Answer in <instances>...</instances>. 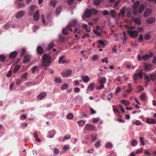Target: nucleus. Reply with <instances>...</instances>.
Masks as SVG:
<instances>
[{"label":"nucleus","mask_w":156,"mask_h":156,"mask_svg":"<svg viewBox=\"0 0 156 156\" xmlns=\"http://www.w3.org/2000/svg\"><path fill=\"white\" fill-rule=\"evenodd\" d=\"M112 93H110L107 96V99L108 101H109L112 99Z\"/></svg>","instance_id":"3c124183"},{"label":"nucleus","mask_w":156,"mask_h":156,"mask_svg":"<svg viewBox=\"0 0 156 156\" xmlns=\"http://www.w3.org/2000/svg\"><path fill=\"white\" fill-rule=\"evenodd\" d=\"M138 91L137 92L139 93L141 91H143L144 90V88L141 86H139L137 88Z\"/></svg>","instance_id":"5fc2aeb1"},{"label":"nucleus","mask_w":156,"mask_h":156,"mask_svg":"<svg viewBox=\"0 0 156 156\" xmlns=\"http://www.w3.org/2000/svg\"><path fill=\"white\" fill-rule=\"evenodd\" d=\"M68 87V85L66 84L62 85L61 87V89L62 90H64L66 89Z\"/></svg>","instance_id":"c03bdc74"},{"label":"nucleus","mask_w":156,"mask_h":156,"mask_svg":"<svg viewBox=\"0 0 156 156\" xmlns=\"http://www.w3.org/2000/svg\"><path fill=\"white\" fill-rule=\"evenodd\" d=\"M20 69V66L19 65H17L16 66L13 71V72L14 73H16L18 70Z\"/></svg>","instance_id":"f704fd0d"},{"label":"nucleus","mask_w":156,"mask_h":156,"mask_svg":"<svg viewBox=\"0 0 156 156\" xmlns=\"http://www.w3.org/2000/svg\"><path fill=\"white\" fill-rule=\"evenodd\" d=\"M93 32L95 34L97 35L98 36H99L101 35V34L96 30H94Z\"/></svg>","instance_id":"680f3d73"},{"label":"nucleus","mask_w":156,"mask_h":156,"mask_svg":"<svg viewBox=\"0 0 156 156\" xmlns=\"http://www.w3.org/2000/svg\"><path fill=\"white\" fill-rule=\"evenodd\" d=\"M144 5L143 4L141 5L138 9V11L139 13H141L144 9Z\"/></svg>","instance_id":"a878e982"},{"label":"nucleus","mask_w":156,"mask_h":156,"mask_svg":"<svg viewBox=\"0 0 156 156\" xmlns=\"http://www.w3.org/2000/svg\"><path fill=\"white\" fill-rule=\"evenodd\" d=\"M55 81L58 83H60L62 81V79L60 77H55Z\"/></svg>","instance_id":"c9c22d12"},{"label":"nucleus","mask_w":156,"mask_h":156,"mask_svg":"<svg viewBox=\"0 0 156 156\" xmlns=\"http://www.w3.org/2000/svg\"><path fill=\"white\" fill-rule=\"evenodd\" d=\"M90 79V78L87 76L83 77V81L85 83L88 82Z\"/></svg>","instance_id":"cd10ccee"},{"label":"nucleus","mask_w":156,"mask_h":156,"mask_svg":"<svg viewBox=\"0 0 156 156\" xmlns=\"http://www.w3.org/2000/svg\"><path fill=\"white\" fill-rule=\"evenodd\" d=\"M136 73L133 74L134 76V80L135 83H136L137 82L136 81L137 80L138 78L141 79L143 78V74H144L143 72L142 69H140L139 70L138 72H136Z\"/></svg>","instance_id":"f03ea898"},{"label":"nucleus","mask_w":156,"mask_h":156,"mask_svg":"<svg viewBox=\"0 0 156 156\" xmlns=\"http://www.w3.org/2000/svg\"><path fill=\"white\" fill-rule=\"evenodd\" d=\"M126 67L130 69V68H133V69H134V67L133 66H132L131 65L129 64H127L126 65Z\"/></svg>","instance_id":"13d9d810"},{"label":"nucleus","mask_w":156,"mask_h":156,"mask_svg":"<svg viewBox=\"0 0 156 156\" xmlns=\"http://www.w3.org/2000/svg\"><path fill=\"white\" fill-rule=\"evenodd\" d=\"M38 28V26L35 25L34 26V27L33 28V31L34 32H35L37 30Z\"/></svg>","instance_id":"338daca9"},{"label":"nucleus","mask_w":156,"mask_h":156,"mask_svg":"<svg viewBox=\"0 0 156 156\" xmlns=\"http://www.w3.org/2000/svg\"><path fill=\"white\" fill-rule=\"evenodd\" d=\"M113 146L112 143L108 142L106 144V147L108 148H110L112 147Z\"/></svg>","instance_id":"a18cd8bd"},{"label":"nucleus","mask_w":156,"mask_h":156,"mask_svg":"<svg viewBox=\"0 0 156 156\" xmlns=\"http://www.w3.org/2000/svg\"><path fill=\"white\" fill-rule=\"evenodd\" d=\"M153 55V54L152 52H150L149 54H146L142 57V59L146 61L148 58L151 57Z\"/></svg>","instance_id":"f8f14e48"},{"label":"nucleus","mask_w":156,"mask_h":156,"mask_svg":"<svg viewBox=\"0 0 156 156\" xmlns=\"http://www.w3.org/2000/svg\"><path fill=\"white\" fill-rule=\"evenodd\" d=\"M42 59V66L46 68L50 65L51 58L50 55L47 54H44Z\"/></svg>","instance_id":"f257e3e1"},{"label":"nucleus","mask_w":156,"mask_h":156,"mask_svg":"<svg viewBox=\"0 0 156 156\" xmlns=\"http://www.w3.org/2000/svg\"><path fill=\"white\" fill-rule=\"evenodd\" d=\"M55 46V44L54 43L51 42L50 43L47 48V49L48 50L51 49L52 48Z\"/></svg>","instance_id":"473e14b6"},{"label":"nucleus","mask_w":156,"mask_h":156,"mask_svg":"<svg viewBox=\"0 0 156 156\" xmlns=\"http://www.w3.org/2000/svg\"><path fill=\"white\" fill-rule=\"evenodd\" d=\"M144 77L145 81L149 82L150 81L149 77L146 73H144Z\"/></svg>","instance_id":"58836bf2"},{"label":"nucleus","mask_w":156,"mask_h":156,"mask_svg":"<svg viewBox=\"0 0 156 156\" xmlns=\"http://www.w3.org/2000/svg\"><path fill=\"white\" fill-rule=\"evenodd\" d=\"M37 69V67L36 66H33L31 68V70L32 73H35V70Z\"/></svg>","instance_id":"0e129e2a"},{"label":"nucleus","mask_w":156,"mask_h":156,"mask_svg":"<svg viewBox=\"0 0 156 156\" xmlns=\"http://www.w3.org/2000/svg\"><path fill=\"white\" fill-rule=\"evenodd\" d=\"M92 15V12L90 9H86L85 10L83 15L82 16L83 19L85 18H89Z\"/></svg>","instance_id":"39448f33"},{"label":"nucleus","mask_w":156,"mask_h":156,"mask_svg":"<svg viewBox=\"0 0 156 156\" xmlns=\"http://www.w3.org/2000/svg\"><path fill=\"white\" fill-rule=\"evenodd\" d=\"M150 38V36L148 34H147L145 35L144 39L146 40H148Z\"/></svg>","instance_id":"6e6d98bb"},{"label":"nucleus","mask_w":156,"mask_h":156,"mask_svg":"<svg viewBox=\"0 0 156 156\" xmlns=\"http://www.w3.org/2000/svg\"><path fill=\"white\" fill-rule=\"evenodd\" d=\"M31 58V55L26 54L24 57V59L23 60V63H26L29 62Z\"/></svg>","instance_id":"9d476101"},{"label":"nucleus","mask_w":156,"mask_h":156,"mask_svg":"<svg viewBox=\"0 0 156 156\" xmlns=\"http://www.w3.org/2000/svg\"><path fill=\"white\" fill-rule=\"evenodd\" d=\"M69 29V28H68L67 26L66 28H64L62 30V33L65 35H67L68 34V30Z\"/></svg>","instance_id":"7c9ffc66"},{"label":"nucleus","mask_w":156,"mask_h":156,"mask_svg":"<svg viewBox=\"0 0 156 156\" xmlns=\"http://www.w3.org/2000/svg\"><path fill=\"white\" fill-rule=\"evenodd\" d=\"M46 94L45 92H42L37 96V98L38 100H41L46 96Z\"/></svg>","instance_id":"dca6fc26"},{"label":"nucleus","mask_w":156,"mask_h":156,"mask_svg":"<svg viewBox=\"0 0 156 156\" xmlns=\"http://www.w3.org/2000/svg\"><path fill=\"white\" fill-rule=\"evenodd\" d=\"M57 2L55 0H52L50 2V4L53 7H55Z\"/></svg>","instance_id":"72a5a7b5"},{"label":"nucleus","mask_w":156,"mask_h":156,"mask_svg":"<svg viewBox=\"0 0 156 156\" xmlns=\"http://www.w3.org/2000/svg\"><path fill=\"white\" fill-rule=\"evenodd\" d=\"M128 34L133 38L136 37L138 35V32L136 30H129L127 31Z\"/></svg>","instance_id":"20e7f679"},{"label":"nucleus","mask_w":156,"mask_h":156,"mask_svg":"<svg viewBox=\"0 0 156 156\" xmlns=\"http://www.w3.org/2000/svg\"><path fill=\"white\" fill-rule=\"evenodd\" d=\"M76 32L79 34H80L81 33V31L79 30V29L77 27H75L74 30V33L75 34Z\"/></svg>","instance_id":"de8ad7c7"},{"label":"nucleus","mask_w":156,"mask_h":156,"mask_svg":"<svg viewBox=\"0 0 156 156\" xmlns=\"http://www.w3.org/2000/svg\"><path fill=\"white\" fill-rule=\"evenodd\" d=\"M110 14L112 17H115L116 16L115 11L114 10H111L110 11Z\"/></svg>","instance_id":"c756f323"},{"label":"nucleus","mask_w":156,"mask_h":156,"mask_svg":"<svg viewBox=\"0 0 156 156\" xmlns=\"http://www.w3.org/2000/svg\"><path fill=\"white\" fill-rule=\"evenodd\" d=\"M27 76V73L26 72L24 73L22 76L21 78L23 79H26Z\"/></svg>","instance_id":"603ef678"},{"label":"nucleus","mask_w":156,"mask_h":156,"mask_svg":"<svg viewBox=\"0 0 156 156\" xmlns=\"http://www.w3.org/2000/svg\"><path fill=\"white\" fill-rule=\"evenodd\" d=\"M143 66L145 71H149L152 69L153 66L152 65L146 63H144Z\"/></svg>","instance_id":"0eeeda50"},{"label":"nucleus","mask_w":156,"mask_h":156,"mask_svg":"<svg viewBox=\"0 0 156 156\" xmlns=\"http://www.w3.org/2000/svg\"><path fill=\"white\" fill-rule=\"evenodd\" d=\"M72 73V71L68 69L66 70L62 73V75L64 76H67L71 75Z\"/></svg>","instance_id":"9b49d317"},{"label":"nucleus","mask_w":156,"mask_h":156,"mask_svg":"<svg viewBox=\"0 0 156 156\" xmlns=\"http://www.w3.org/2000/svg\"><path fill=\"white\" fill-rule=\"evenodd\" d=\"M62 8L61 6H58L56 10L55 13L56 15H58L62 11Z\"/></svg>","instance_id":"b1692460"},{"label":"nucleus","mask_w":156,"mask_h":156,"mask_svg":"<svg viewBox=\"0 0 156 156\" xmlns=\"http://www.w3.org/2000/svg\"><path fill=\"white\" fill-rule=\"evenodd\" d=\"M133 21L135 23L138 24H140V20L138 19H135L133 20Z\"/></svg>","instance_id":"4d7b16f0"},{"label":"nucleus","mask_w":156,"mask_h":156,"mask_svg":"<svg viewBox=\"0 0 156 156\" xmlns=\"http://www.w3.org/2000/svg\"><path fill=\"white\" fill-rule=\"evenodd\" d=\"M92 12V14L93 13L94 15H96L97 14L98 11L97 10L94 9H91Z\"/></svg>","instance_id":"8fccbe9b"},{"label":"nucleus","mask_w":156,"mask_h":156,"mask_svg":"<svg viewBox=\"0 0 156 156\" xmlns=\"http://www.w3.org/2000/svg\"><path fill=\"white\" fill-rule=\"evenodd\" d=\"M138 141L135 140H133L131 142V144L133 146H134L137 144Z\"/></svg>","instance_id":"4c0bfd02"},{"label":"nucleus","mask_w":156,"mask_h":156,"mask_svg":"<svg viewBox=\"0 0 156 156\" xmlns=\"http://www.w3.org/2000/svg\"><path fill=\"white\" fill-rule=\"evenodd\" d=\"M65 57V55H63L62 57H60L58 62L59 63H62V61L63 60H64L63 59Z\"/></svg>","instance_id":"49530a36"},{"label":"nucleus","mask_w":156,"mask_h":156,"mask_svg":"<svg viewBox=\"0 0 156 156\" xmlns=\"http://www.w3.org/2000/svg\"><path fill=\"white\" fill-rule=\"evenodd\" d=\"M124 10L125 9L123 7L120 11V13L121 14L122 16L123 17L125 16V12H124Z\"/></svg>","instance_id":"79ce46f5"},{"label":"nucleus","mask_w":156,"mask_h":156,"mask_svg":"<svg viewBox=\"0 0 156 156\" xmlns=\"http://www.w3.org/2000/svg\"><path fill=\"white\" fill-rule=\"evenodd\" d=\"M76 20H73L71 22H70L69 23V24L67 26V27L69 28V29L70 31H72L73 30L72 28V27H75L76 26Z\"/></svg>","instance_id":"7ed1b4c3"},{"label":"nucleus","mask_w":156,"mask_h":156,"mask_svg":"<svg viewBox=\"0 0 156 156\" xmlns=\"http://www.w3.org/2000/svg\"><path fill=\"white\" fill-rule=\"evenodd\" d=\"M95 127L94 125L90 124H86L85 128L87 130L92 131L94 129Z\"/></svg>","instance_id":"1a4fd4ad"},{"label":"nucleus","mask_w":156,"mask_h":156,"mask_svg":"<svg viewBox=\"0 0 156 156\" xmlns=\"http://www.w3.org/2000/svg\"><path fill=\"white\" fill-rule=\"evenodd\" d=\"M73 115L71 113H69L66 116V118L68 119H71L73 118Z\"/></svg>","instance_id":"ea45409f"},{"label":"nucleus","mask_w":156,"mask_h":156,"mask_svg":"<svg viewBox=\"0 0 156 156\" xmlns=\"http://www.w3.org/2000/svg\"><path fill=\"white\" fill-rule=\"evenodd\" d=\"M151 10L149 9H146L144 12V16L145 17H147L151 14Z\"/></svg>","instance_id":"2eb2a0df"},{"label":"nucleus","mask_w":156,"mask_h":156,"mask_svg":"<svg viewBox=\"0 0 156 156\" xmlns=\"http://www.w3.org/2000/svg\"><path fill=\"white\" fill-rule=\"evenodd\" d=\"M59 152V150L57 148H55L54 149V153L55 154H58Z\"/></svg>","instance_id":"09e8293b"},{"label":"nucleus","mask_w":156,"mask_h":156,"mask_svg":"<svg viewBox=\"0 0 156 156\" xmlns=\"http://www.w3.org/2000/svg\"><path fill=\"white\" fill-rule=\"evenodd\" d=\"M101 141L99 140L97 141L94 144V146L97 148H99L101 145Z\"/></svg>","instance_id":"2f4dec72"},{"label":"nucleus","mask_w":156,"mask_h":156,"mask_svg":"<svg viewBox=\"0 0 156 156\" xmlns=\"http://www.w3.org/2000/svg\"><path fill=\"white\" fill-rule=\"evenodd\" d=\"M150 76L151 80L154 81L156 79V73L151 74L150 75Z\"/></svg>","instance_id":"bb28decb"},{"label":"nucleus","mask_w":156,"mask_h":156,"mask_svg":"<svg viewBox=\"0 0 156 156\" xmlns=\"http://www.w3.org/2000/svg\"><path fill=\"white\" fill-rule=\"evenodd\" d=\"M10 27V25L9 23H7L4 25V28L6 30L8 29Z\"/></svg>","instance_id":"e433bc0d"},{"label":"nucleus","mask_w":156,"mask_h":156,"mask_svg":"<svg viewBox=\"0 0 156 156\" xmlns=\"http://www.w3.org/2000/svg\"><path fill=\"white\" fill-rule=\"evenodd\" d=\"M106 79L105 78H103L100 80V85L98 87V89H101L104 87V84L106 83Z\"/></svg>","instance_id":"423d86ee"},{"label":"nucleus","mask_w":156,"mask_h":156,"mask_svg":"<svg viewBox=\"0 0 156 156\" xmlns=\"http://www.w3.org/2000/svg\"><path fill=\"white\" fill-rule=\"evenodd\" d=\"M102 2V0H94V3L96 6H98Z\"/></svg>","instance_id":"c85d7f7f"},{"label":"nucleus","mask_w":156,"mask_h":156,"mask_svg":"<svg viewBox=\"0 0 156 156\" xmlns=\"http://www.w3.org/2000/svg\"><path fill=\"white\" fill-rule=\"evenodd\" d=\"M37 53L40 55H42L43 53V48L40 46L37 47Z\"/></svg>","instance_id":"f3484780"},{"label":"nucleus","mask_w":156,"mask_h":156,"mask_svg":"<svg viewBox=\"0 0 156 156\" xmlns=\"http://www.w3.org/2000/svg\"><path fill=\"white\" fill-rule=\"evenodd\" d=\"M18 53L16 51L11 52L9 55V58H14L16 57Z\"/></svg>","instance_id":"ddd939ff"},{"label":"nucleus","mask_w":156,"mask_h":156,"mask_svg":"<svg viewBox=\"0 0 156 156\" xmlns=\"http://www.w3.org/2000/svg\"><path fill=\"white\" fill-rule=\"evenodd\" d=\"M121 88L120 87H117L115 92V94H117L118 93H119L120 91H121Z\"/></svg>","instance_id":"864d4df0"},{"label":"nucleus","mask_w":156,"mask_h":156,"mask_svg":"<svg viewBox=\"0 0 156 156\" xmlns=\"http://www.w3.org/2000/svg\"><path fill=\"white\" fill-rule=\"evenodd\" d=\"M39 11L37 10L36 11L33 17L34 18V20L35 21H38L39 20Z\"/></svg>","instance_id":"4468645a"},{"label":"nucleus","mask_w":156,"mask_h":156,"mask_svg":"<svg viewBox=\"0 0 156 156\" xmlns=\"http://www.w3.org/2000/svg\"><path fill=\"white\" fill-rule=\"evenodd\" d=\"M99 45H98V47H104L105 45L103 41L102 40H98V41Z\"/></svg>","instance_id":"4be33fe9"},{"label":"nucleus","mask_w":156,"mask_h":156,"mask_svg":"<svg viewBox=\"0 0 156 156\" xmlns=\"http://www.w3.org/2000/svg\"><path fill=\"white\" fill-rule=\"evenodd\" d=\"M155 19L154 18H150L147 20L146 22L147 23L149 24H151L154 22Z\"/></svg>","instance_id":"aec40b11"},{"label":"nucleus","mask_w":156,"mask_h":156,"mask_svg":"<svg viewBox=\"0 0 156 156\" xmlns=\"http://www.w3.org/2000/svg\"><path fill=\"white\" fill-rule=\"evenodd\" d=\"M147 122L149 124H155L156 123V120L153 119H148L147 120Z\"/></svg>","instance_id":"a211bd4d"},{"label":"nucleus","mask_w":156,"mask_h":156,"mask_svg":"<svg viewBox=\"0 0 156 156\" xmlns=\"http://www.w3.org/2000/svg\"><path fill=\"white\" fill-rule=\"evenodd\" d=\"M121 102L126 106L130 104L129 101L126 100H121Z\"/></svg>","instance_id":"393cba45"},{"label":"nucleus","mask_w":156,"mask_h":156,"mask_svg":"<svg viewBox=\"0 0 156 156\" xmlns=\"http://www.w3.org/2000/svg\"><path fill=\"white\" fill-rule=\"evenodd\" d=\"M12 72L11 70H9L7 74V76L8 77H10L12 75Z\"/></svg>","instance_id":"69168bd1"},{"label":"nucleus","mask_w":156,"mask_h":156,"mask_svg":"<svg viewBox=\"0 0 156 156\" xmlns=\"http://www.w3.org/2000/svg\"><path fill=\"white\" fill-rule=\"evenodd\" d=\"M16 4L17 5V7L20 8H22L24 7L25 4L23 3H19L17 1L16 2Z\"/></svg>","instance_id":"5701e85b"},{"label":"nucleus","mask_w":156,"mask_h":156,"mask_svg":"<svg viewBox=\"0 0 156 156\" xmlns=\"http://www.w3.org/2000/svg\"><path fill=\"white\" fill-rule=\"evenodd\" d=\"M5 59V57L3 55H0V61L2 62L4 61Z\"/></svg>","instance_id":"37998d69"},{"label":"nucleus","mask_w":156,"mask_h":156,"mask_svg":"<svg viewBox=\"0 0 156 156\" xmlns=\"http://www.w3.org/2000/svg\"><path fill=\"white\" fill-rule=\"evenodd\" d=\"M94 84L92 83L90 84L88 87L87 90H92L94 89Z\"/></svg>","instance_id":"412c9836"},{"label":"nucleus","mask_w":156,"mask_h":156,"mask_svg":"<svg viewBox=\"0 0 156 156\" xmlns=\"http://www.w3.org/2000/svg\"><path fill=\"white\" fill-rule=\"evenodd\" d=\"M74 92L76 93H78L80 91V88L78 87H76L74 88Z\"/></svg>","instance_id":"e2e57ef3"},{"label":"nucleus","mask_w":156,"mask_h":156,"mask_svg":"<svg viewBox=\"0 0 156 156\" xmlns=\"http://www.w3.org/2000/svg\"><path fill=\"white\" fill-rule=\"evenodd\" d=\"M140 99L143 101H144L145 99V96L144 94L142 95L140 97Z\"/></svg>","instance_id":"774afa93"},{"label":"nucleus","mask_w":156,"mask_h":156,"mask_svg":"<svg viewBox=\"0 0 156 156\" xmlns=\"http://www.w3.org/2000/svg\"><path fill=\"white\" fill-rule=\"evenodd\" d=\"M26 52V50L24 49L23 48L21 52V53L20 54V55L21 57H22L24 55V54Z\"/></svg>","instance_id":"bf43d9fd"},{"label":"nucleus","mask_w":156,"mask_h":156,"mask_svg":"<svg viewBox=\"0 0 156 156\" xmlns=\"http://www.w3.org/2000/svg\"><path fill=\"white\" fill-rule=\"evenodd\" d=\"M25 13L24 11H18L16 15V17L17 19H20L23 17Z\"/></svg>","instance_id":"6e6552de"},{"label":"nucleus","mask_w":156,"mask_h":156,"mask_svg":"<svg viewBox=\"0 0 156 156\" xmlns=\"http://www.w3.org/2000/svg\"><path fill=\"white\" fill-rule=\"evenodd\" d=\"M89 34L86 33L84 35H83L82 37V39H84L86 37H89Z\"/></svg>","instance_id":"052dcab7"},{"label":"nucleus","mask_w":156,"mask_h":156,"mask_svg":"<svg viewBox=\"0 0 156 156\" xmlns=\"http://www.w3.org/2000/svg\"><path fill=\"white\" fill-rule=\"evenodd\" d=\"M78 123L80 126H82L85 124V122L84 121L82 120L78 121Z\"/></svg>","instance_id":"a19ab883"},{"label":"nucleus","mask_w":156,"mask_h":156,"mask_svg":"<svg viewBox=\"0 0 156 156\" xmlns=\"http://www.w3.org/2000/svg\"><path fill=\"white\" fill-rule=\"evenodd\" d=\"M140 5V2L138 1L135 2L133 6V8L134 9L136 10L138 8V7Z\"/></svg>","instance_id":"6ab92c4d"}]
</instances>
